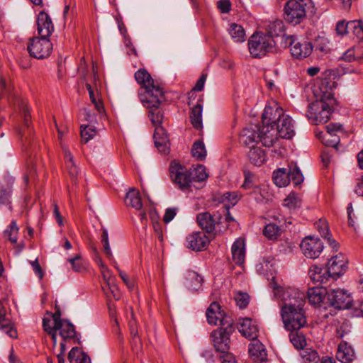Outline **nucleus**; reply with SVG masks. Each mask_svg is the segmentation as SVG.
Masks as SVG:
<instances>
[{
	"label": "nucleus",
	"instance_id": "nucleus-5",
	"mask_svg": "<svg viewBox=\"0 0 363 363\" xmlns=\"http://www.w3.org/2000/svg\"><path fill=\"white\" fill-rule=\"evenodd\" d=\"M316 100L308 106L309 118H313L316 123H326L336 104V99L333 94H325L322 96H315Z\"/></svg>",
	"mask_w": 363,
	"mask_h": 363
},
{
	"label": "nucleus",
	"instance_id": "nucleus-18",
	"mask_svg": "<svg viewBox=\"0 0 363 363\" xmlns=\"http://www.w3.org/2000/svg\"><path fill=\"white\" fill-rule=\"evenodd\" d=\"M38 32L40 38L49 39L54 31V26L49 15L41 11L37 18Z\"/></svg>",
	"mask_w": 363,
	"mask_h": 363
},
{
	"label": "nucleus",
	"instance_id": "nucleus-52",
	"mask_svg": "<svg viewBox=\"0 0 363 363\" xmlns=\"http://www.w3.org/2000/svg\"><path fill=\"white\" fill-rule=\"evenodd\" d=\"M302 201L301 198L295 193H291L284 199V205L289 209H296L300 208Z\"/></svg>",
	"mask_w": 363,
	"mask_h": 363
},
{
	"label": "nucleus",
	"instance_id": "nucleus-47",
	"mask_svg": "<svg viewBox=\"0 0 363 363\" xmlns=\"http://www.w3.org/2000/svg\"><path fill=\"white\" fill-rule=\"evenodd\" d=\"M342 58L347 62L353 60H363V50L359 48H352L348 49L342 55Z\"/></svg>",
	"mask_w": 363,
	"mask_h": 363
},
{
	"label": "nucleus",
	"instance_id": "nucleus-30",
	"mask_svg": "<svg viewBox=\"0 0 363 363\" xmlns=\"http://www.w3.org/2000/svg\"><path fill=\"white\" fill-rule=\"evenodd\" d=\"M62 150L65 159L66 167L68 170L69 175L73 183L76 184L79 169L73 162V156L67 147H62Z\"/></svg>",
	"mask_w": 363,
	"mask_h": 363
},
{
	"label": "nucleus",
	"instance_id": "nucleus-64",
	"mask_svg": "<svg viewBox=\"0 0 363 363\" xmlns=\"http://www.w3.org/2000/svg\"><path fill=\"white\" fill-rule=\"evenodd\" d=\"M340 130H342L341 124L331 123L326 126V132L325 133L336 135V133Z\"/></svg>",
	"mask_w": 363,
	"mask_h": 363
},
{
	"label": "nucleus",
	"instance_id": "nucleus-15",
	"mask_svg": "<svg viewBox=\"0 0 363 363\" xmlns=\"http://www.w3.org/2000/svg\"><path fill=\"white\" fill-rule=\"evenodd\" d=\"M220 214H211L209 212L200 213L196 216V221L200 228L207 233H213L216 225L221 223Z\"/></svg>",
	"mask_w": 363,
	"mask_h": 363
},
{
	"label": "nucleus",
	"instance_id": "nucleus-21",
	"mask_svg": "<svg viewBox=\"0 0 363 363\" xmlns=\"http://www.w3.org/2000/svg\"><path fill=\"white\" fill-rule=\"evenodd\" d=\"M238 330L244 337L248 339L255 340L257 337V325L251 318H242L239 323Z\"/></svg>",
	"mask_w": 363,
	"mask_h": 363
},
{
	"label": "nucleus",
	"instance_id": "nucleus-28",
	"mask_svg": "<svg viewBox=\"0 0 363 363\" xmlns=\"http://www.w3.org/2000/svg\"><path fill=\"white\" fill-rule=\"evenodd\" d=\"M328 291L324 287H313L310 288L307 292L308 301L312 305H319L322 303L325 297L328 296Z\"/></svg>",
	"mask_w": 363,
	"mask_h": 363
},
{
	"label": "nucleus",
	"instance_id": "nucleus-7",
	"mask_svg": "<svg viewBox=\"0 0 363 363\" xmlns=\"http://www.w3.org/2000/svg\"><path fill=\"white\" fill-rule=\"evenodd\" d=\"M223 321L224 323H222V326L214 330L211 334L215 350L220 353L229 351L230 345V336L235 330L233 319H225Z\"/></svg>",
	"mask_w": 363,
	"mask_h": 363
},
{
	"label": "nucleus",
	"instance_id": "nucleus-40",
	"mask_svg": "<svg viewBox=\"0 0 363 363\" xmlns=\"http://www.w3.org/2000/svg\"><path fill=\"white\" fill-rule=\"evenodd\" d=\"M289 339L294 347L297 350H303L306 346V337L300 330L290 331Z\"/></svg>",
	"mask_w": 363,
	"mask_h": 363
},
{
	"label": "nucleus",
	"instance_id": "nucleus-38",
	"mask_svg": "<svg viewBox=\"0 0 363 363\" xmlns=\"http://www.w3.org/2000/svg\"><path fill=\"white\" fill-rule=\"evenodd\" d=\"M315 226L322 237L327 239L328 243L333 247V248H336L337 242L330 236L329 227L327 221L325 220L320 219L315 223Z\"/></svg>",
	"mask_w": 363,
	"mask_h": 363
},
{
	"label": "nucleus",
	"instance_id": "nucleus-13",
	"mask_svg": "<svg viewBox=\"0 0 363 363\" xmlns=\"http://www.w3.org/2000/svg\"><path fill=\"white\" fill-rule=\"evenodd\" d=\"M147 108L149 109V118L155 128L153 138L168 137L167 132L161 125L163 121L164 114L161 108H160V106L152 105L151 107Z\"/></svg>",
	"mask_w": 363,
	"mask_h": 363
},
{
	"label": "nucleus",
	"instance_id": "nucleus-24",
	"mask_svg": "<svg viewBox=\"0 0 363 363\" xmlns=\"http://www.w3.org/2000/svg\"><path fill=\"white\" fill-rule=\"evenodd\" d=\"M336 358L342 363H351L355 358L352 347L346 341H342L338 345Z\"/></svg>",
	"mask_w": 363,
	"mask_h": 363
},
{
	"label": "nucleus",
	"instance_id": "nucleus-60",
	"mask_svg": "<svg viewBox=\"0 0 363 363\" xmlns=\"http://www.w3.org/2000/svg\"><path fill=\"white\" fill-rule=\"evenodd\" d=\"M280 43L283 48H292L296 41V38L294 35H288L284 33L281 37L279 38Z\"/></svg>",
	"mask_w": 363,
	"mask_h": 363
},
{
	"label": "nucleus",
	"instance_id": "nucleus-14",
	"mask_svg": "<svg viewBox=\"0 0 363 363\" xmlns=\"http://www.w3.org/2000/svg\"><path fill=\"white\" fill-rule=\"evenodd\" d=\"M337 76L334 71L328 69L325 71L320 77V84L318 90H315V96H322L325 94H333V89L337 86L335 81Z\"/></svg>",
	"mask_w": 363,
	"mask_h": 363
},
{
	"label": "nucleus",
	"instance_id": "nucleus-19",
	"mask_svg": "<svg viewBox=\"0 0 363 363\" xmlns=\"http://www.w3.org/2000/svg\"><path fill=\"white\" fill-rule=\"evenodd\" d=\"M207 320L209 324L217 325L219 323L222 326L225 319H232L230 316L225 314L223 311L220 310V306L216 303L213 302L206 310Z\"/></svg>",
	"mask_w": 363,
	"mask_h": 363
},
{
	"label": "nucleus",
	"instance_id": "nucleus-26",
	"mask_svg": "<svg viewBox=\"0 0 363 363\" xmlns=\"http://www.w3.org/2000/svg\"><path fill=\"white\" fill-rule=\"evenodd\" d=\"M231 251L233 262L238 265L242 264L245 262V242L242 238H238L233 242Z\"/></svg>",
	"mask_w": 363,
	"mask_h": 363
},
{
	"label": "nucleus",
	"instance_id": "nucleus-17",
	"mask_svg": "<svg viewBox=\"0 0 363 363\" xmlns=\"http://www.w3.org/2000/svg\"><path fill=\"white\" fill-rule=\"evenodd\" d=\"M260 127L253 125L243 129L240 135V143L250 147H255L259 140Z\"/></svg>",
	"mask_w": 363,
	"mask_h": 363
},
{
	"label": "nucleus",
	"instance_id": "nucleus-23",
	"mask_svg": "<svg viewBox=\"0 0 363 363\" xmlns=\"http://www.w3.org/2000/svg\"><path fill=\"white\" fill-rule=\"evenodd\" d=\"M312 51V43L306 40L301 42L296 40V43L291 48V55L297 59H303L308 57Z\"/></svg>",
	"mask_w": 363,
	"mask_h": 363
},
{
	"label": "nucleus",
	"instance_id": "nucleus-8",
	"mask_svg": "<svg viewBox=\"0 0 363 363\" xmlns=\"http://www.w3.org/2000/svg\"><path fill=\"white\" fill-rule=\"evenodd\" d=\"M309 0H288L284 7V19L294 26L299 24L306 16Z\"/></svg>",
	"mask_w": 363,
	"mask_h": 363
},
{
	"label": "nucleus",
	"instance_id": "nucleus-6",
	"mask_svg": "<svg viewBox=\"0 0 363 363\" xmlns=\"http://www.w3.org/2000/svg\"><path fill=\"white\" fill-rule=\"evenodd\" d=\"M277 40L264 33L253 34L249 39L248 48L253 57H262L267 52H274Z\"/></svg>",
	"mask_w": 363,
	"mask_h": 363
},
{
	"label": "nucleus",
	"instance_id": "nucleus-27",
	"mask_svg": "<svg viewBox=\"0 0 363 363\" xmlns=\"http://www.w3.org/2000/svg\"><path fill=\"white\" fill-rule=\"evenodd\" d=\"M309 277L314 283H325L330 277H332L327 268H323L316 265L312 266L308 272Z\"/></svg>",
	"mask_w": 363,
	"mask_h": 363
},
{
	"label": "nucleus",
	"instance_id": "nucleus-10",
	"mask_svg": "<svg viewBox=\"0 0 363 363\" xmlns=\"http://www.w3.org/2000/svg\"><path fill=\"white\" fill-rule=\"evenodd\" d=\"M170 177L173 183L181 190L184 191L190 187L191 184V175L189 170L176 162H172L169 166Z\"/></svg>",
	"mask_w": 363,
	"mask_h": 363
},
{
	"label": "nucleus",
	"instance_id": "nucleus-2",
	"mask_svg": "<svg viewBox=\"0 0 363 363\" xmlns=\"http://www.w3.org/2000/svg\"><path fill=\"white\" fill-rule=\"evenodd\" d=\"M21 110L23 112V124L25 128H27V131H26L25 129L21 128L18 130V134L21 136L23 143V150L28 157V171L23 177L25 182H28L29 178L35 177L36 174V169L33 164V157L36 156L38 144L32 138V133L29 129L31 116L27 105L24 102L21 103Z\"/></svg>",
	"mask_w": 363,
	"mask_h": 363
},
{
	"label": "nucleus",
	"instance_id": "nucleus-39",
	"mask_svg": "<svg viewBox=\"0 0 363 363\" xmlns=\"http://www.w3.org/2000/svg\"><path fill=\"white\" fill-rule=\"evenodd\" d=\"M125 202L127 206H130L136 210H140L142 208V201L140 193L135 189H130L126 194Z\"/></svg>",
	"mask_w": 363,
	"mask_h": 363
},
{
	"label": "nucleus",
	"instance_id": "nucleus-37",
	"mask_svg": "<svg viewBox=\"0 0 363 363\" xmlns=\"http://www.w3.org/2000/svg\"><path fill=\"white\" fill-rule=\"evenodd\" d=\"M284 23L281 21H275L269 24L268 30L264 34L270 36L272 38L275 39L277 42L279 38L284 33Z\"/></svg>",
	"mask_w": 363,
	"mask_h": 363
},
{
	"label": "nucleus",
	"instance_id": "nucleus-54",
	"mask_svg": "<svg viewBox=\"0 0 363 363\" xmlns=\"http://www.w3.org/2000/svg\"><path fill=\"white\" fill-rule=\"evenodd\" d=\"M51 320L49 318H43V327L44 330H45L52 338L54 346L57 344V333L56 329L55 328V325L52 327L50 325Z\"/></svg>",
	"mask_w": 363,
	"mask_h": 363
},
{
	"label": "nucleus",
	"instance_id": "nucleus-31",
	"mask_svg": "<svg viewBox=\"0 0 363 363\" xmlns=\"http://www.w3.org/2000/svg\"><path fill=\"white\" fill-rule=\"evenodd\" d=\"M203 100L199 99L198 104L192 107L190 113V121L193 125V127L197 130H202L203 128V123H202V111L203 106L202 103Z\"/></svg>",
	"mask_w": 363,
	"mask_h": 363
},
{
	"label": "nucleus",
	"instance_id": "nucleus-36",
	"mask_svg": "<svg viewBox=\"0 0 363 363\" xmlns=\"http://www.w3.org/2000/svg\"><path fill=\"white\" fill-rule=\"evenodd\" d=\"M248 158L251 163L256 166H261L266 161L264 151L260 147H250L248 152Z\"/></svg>",
	"mask_w": 363,
	"mask_h": 363
},
{
	"label": "nucleus",
	"instance_id": "nucleus-44",
	"mask_svg": "<svg viewBox=\"0 0 363 363\" xmlns=\"http://www.w3.org/2000/svg\"><path fill=\"white\" fill-rule=\"evenodd\" d=\"M192 156L197 160H204L206 157V150L202 140H196L194 143L191 148Z\"/></svg>",
	"mask_w": 363,
	"mask_h": 363
},
{
	"label": "nucleus",
	"instance_id": "nucleus-58",
	"mask_svg": "<svg viewBox=\"0 0 363 363\" xmlns=\"http://www.w3.org/2000/svg\"><path fill=\"white\" fill-rule=\"evenodd\" d=\"M301 357L308 362H316L318 359L319 356L316 351L312 350L311 349H307L303 350V352L301 353Z\"/></svg>",
	"mask_w": 363,
	"mask_h": 363
},
{
	"label": "nucleus",
	"instance_id": "nucleus-1",
	"mask_svg": "<svg viewBox=\"0 0 363 363\" xmlns=\"http://www.w3.org/2000/svg\"><path fill=\"white\" fill-rule=\"evenodd\" d=\"M274 296L280 298L283 302L281 315L284 328L288 331L303 328L307 323L303 310L305 293L295 288L283 289L281 286L274 288Z\"/></svg>",
	"mask_w": 363,
	"mask_h": 363
},
{
	"label": "nucleus",
	"instance_id": "nucleus-4",
	"mask_svg": "<svg viewBox=\"0 0 363 363\" xmlns=\"http://www.w3.org/2000/svg\"><path fill=\"white\" fill-rule=\"evenodd\" d=\"M262 123L271 125L274 127L279 137L290 139L294 135L292 119L289 115H286L284 110L279 106H268L264 108L262 116Z\"/></svg>",
	"mask_w": 363,
	"mask_h": 363
},
{
	"label": "nucleus",
	"instance_id": "nucleus-35",
	"mask_svg": "<svg viewBox=\"0 0 363 363\" xmlns=\"http://www.w3.org/2000/svg\"><path fill=\"white\" fill-rule=\"evenodd\" d=\"M186 286L191 291H197L203 282V278L194 271H189L186 273Z\"/></svg>",
	"mask_w": 363,
	"mask_h": 363
},
{
	"label": "nucleus",
	"instance_id": "nucleus-61",
	"mask_svg": "<svg viewBox=\"0 0 363 363\" xmlns=\"http://www.w3.org/2000/svg\"><path fill=\"white\" fill-rule=\"evenodd\" d=\"M350 22H345V21H340L336 25V33L339 35H350Z\"/></svg>",
	"mask_w": 363,
	"mask_h": 363
},
{
	"label": "nucleus",
	"instance_id": "nucleus-48",
	"mask_svg": "<svg viewBox=\"0 0 363 363\" xmlns=\"http://www.w3.org/2000/svg\"><path fill=\"white\" fill-rule=\"evenodd\" d=\"M81 138L84 143H88L96 133V128L90 125H81Z\"/></svg>",
	"mask_w": 363,
	"mask_h": 363
},
{
	"label": "nucleus",
	"instance_id": "nucleus-45",
	"mask_svg": "<svg viewBox=\"0 0 363 363\" xmlns=\"http://www.w3.org/2000/svg\"><path fill=\"white\" fill-rule=\"evenodd\" d=\"M281 233L282 230L280 227L274 223L267 224L263 230L264 235L272 240H277L281 235Z\"/></svg>",
	"mask_w": 363,
	"mask_h": 363
},
{
	"label": "nucleus",
	"instance_id": "nucleus-12",
	"mask_svg": "<svg viewBox=\"0 0 363 363\" xmlns=\"http://www.w3.org/2000/svg\"><path fill=\"white\" fill-rule=\"evenodd\" d=\"M300 247L306 257L315 259L319 257L323 251V244L319 238L308 236L302 240Z\"/></svg>",
	"mask_w": 363,
	"mask_h": 363
},
{
	"label": "nucleus",
	"instance_id": "nucleus-56",
	"mask_svg": "<svg viewBox=\"0 0 363 363\" xmlns=\"http://www.w3.org/2000/svg\"><path fill=\"white\" fill-rule=\"evenodd\" d=\"M240 197L241 195L237 191L225 192L222 195L220 201L224 202L228 201L230 205L235 206Z\"/></svg>",
	"mask_w": 363,
	"mask_h": 363
},
{
	"label": "nucleus",
	"instance_id": "nucleus-51",
	"mask_svg": "<svg viewBox=\"0 0 363 363\" xmlns=\"http://www.w3.org/2000/svg\"><path fill=\"white\" fill-rule=\"evenodd\" d=\"M18 227L16 220H12L6 230L4 231V236L11 242L16 243L18 240Z\"/></svg>",
	"mask_w": 363,
	"mask_h": 363
},
{
	"label": "nucleus",
	"instance_id": "nucleus-63",
	"mask_svg": "<svg viewBox=\"0 0 363 363\" xmlns=\"http://www.w3.org/2000/svg\"><path fill=\"white\" fill-rule=\"evenodd\" d=\"M253 194L256 195L255 198L257 202L264 203L269 200L266 196L267 193L265 192L264 190L262 191L259 188L256 187L253 191Z\"/></svg>",
	"mask_w": 363,
	"mask_h": 363
},
{
	"label": "nucleus",
	"instance_id": "nucleus-59",
	"mask_svg": "<svg viewBox=\"0 0 363 363\" xmlns=\"http://www.w3.org/2000/svg\"><path fill=\"white\" fill-rule=\"evenodd\" d=\"M155 147L161 152L166 153L169 149V139L168 137H162L154 138Z\"/></svg>",
	"mask_w": 363,
	"mask_h": 363
},
{
	"label": "nucleus",
	"instance_id": "nucleus-29",
	"mask_svg": "<svg viewBox=\"0 0 363 363\" xmlns=\"http://www.w3.org/2000/svg\"><path fill=\"white\" fill-rule=\"evenodd\" d=\"M0 329L4 330L9 337H17V331L14 329L9 319L6 317V309L0 301Z\"/></svg>",
	"mask_w": 363,
	"mask_h": 363
},
{
	"label": "nucleus",
	"instance_id": "nucleus-50",
	"mask_svg": "<svg viewBox=\"0 0 363 363\" xmlns=\"http://www.w3.org/2000/svg\"><path fill=\"white\" fill-rule=\"evenodd\" d=\"M273 180L274 184L279 187L287 186L289 183L288 172L281 169L274 172L273 174Z\"/></svg>",
	"mask_w": 363,
	"mask_h": 363
},
{
	"label": "nucleus",
	"instance_id": "nucleus-55",
	"mask_svg": "<svg viewBox=\"0 0 363 363\" xmlns=\"http://www.w3.org/2000/svg\"><path fill=\"white\" fill-rule=\"evenodd\" d=\"M235 301L240 308H245L249 304L250 296L247 293L239 291L235 296Z\"/></svg>",
	"mask_w": 363,
	"mask_h": 363
},
{
	"label": "nucleus",
	"instance_id": "nucleus-11",
	"mask_svg": "<svg viewBox=\"0 0 363 363\" xmlns=\"http://www.w3.org/2000/svg\"><path fill=\"white\" fill-rule=\"evenodd\" d=\"M327 300L332 307L338 310L350 308L352 303L350 294L347 291L340 289L330 290L328 293Z\"/></svg>",
	"mask_w": 363,
	"mask_h": 363
},
{
	"label": "nucleus",
	"instance_id": "nucleus-57",
	"mask_svg": "<svg viewBox=\"0 0 363 363\" xmlns=\"http://www.w3.org/2000/svg\"><path fill=\"white\" fill-rule=\"evenodd\" d=\"M102 230L101 242L103 244L104 252L108 259H112L113 255L109 245L108 231L105 228H103Z\"/></svg>",
	"mask_w": 363,
	"mask_h": 363
},
{
	"label": "nucleus",
	"instance_id": "nucleus-22",
	"mask_svg": "<svg viewBox=\"0 0 363 363\" xmlns=\"http://www.w3.org/2000/svg\"><path fill=\"white\" fill-rule=\"evenodd\" d=\"M263 126L260 128L259 130V140L265 147H271L273 145L274 141L277 140L278 133L276 129L272 127L271 125L262 123Z\"/></svg>",
	"mask_w": 363,
	"mask_h": 363
},
{
	"label": "nucleus",
	"instance_id": "nucleus-34",
	"mask_svg": "<svg viewBox=\"0 0 363 363\" xmlns=\"http://www.w3.org/2000/svg\"><path fill=\"white\" fill-rule=\"evenodd\" d=\"M68 359L70 363H91L89 355L77 347L72 348Z\"/></svg>",
	"mask_w": 363,
	"mask_h": 363
},
{
	"label": "nucleus",
	"instance_id": "nucleus-41",
	"mask_svg": "<svg viewBox=\"0 0 363 363\" xmlns=\"http://www.w3.org/2000/svg\"><path fill=\"white\" fill-rule=\"evenodd\" d=\"M189 174L191 175V182H202L207 179L208 174L206 172V168L202 164H197L193 166L189 170Z\"/></svg>",
	"mask_w": 363,
	"mask_h": 363
},
{
	"label": "nucleus",
	"instance_id": "nucleus-32",
	"mask_svg": "<svg viewBox=\"0 0 363 363\" xmlns=\"http://www.w3.org/2000/svg\"><path fill=\"white\" fill-rule=\"evenodd\" d=\"M249 354L256 362H264L267 358V352L264 345L259 342H255L249 345Z\"/></svg>",
	"mask_w": 363,
	"mask_h": 363
},
{
	"label": "nucleus",
	"instance_id": "nucleus-3",
	"mask_svg": "<svg viewBox=\"0 0 363 363\" xmlns=\"http://www.w3.org/2000/svg\"><path fill=\"white\" fill-rule=\"evenodd\" d=\"M135 79L141 85L143 92L140 93V101L147 108L152 105L160 106L164 101L162 88L155 84L151 75L145 69H140L135 73Z\"/></svg>",
	"mask_w": 363,
	"mask_h": 363
},
{
	"label": "nucleus",
	"instance_id": "nucleus-62",
	"mask_svg": "<svg viewBox=\"0 0 363 363\" xmlns=\"http://www.w3.org/2000/svg\"><path fill=\"white\" fill-rule=\"evenodd\" d=\"M68 261L72 264V269L74 272H80L84 270V267L82 265L79 255H77L74 257L69 259Z\"/></svg>",
	"mask_w": 363,
	"mask_h": 363
},
{
	"label": "nucleus",
	"instance_id": "nucleus-33",
	"mask_svg": "<svg viewBox=\"0 0 363 363\" xmlns=\"http://www.w3.org/2000/svg\"><path fill=\"white\" fill-rule=\"evenodd\" d=\"M55 328L56 331L60 330V335L64 341L73 339L76 336L75 328L69 320H65L63 323H61L57 327H55Z\"/></svg>",
	"mask_w": 363,
	"mask_h": 363
},
{
	"label": "nucleus",
	"instance_id": "nucleus-16",
	"mask_svg": "<svg viewBox=\"0 0 363 363\" xmlns=\"http://www.w3.org/2000/svg\"><path fill=\"white\" fill-rule=\"evenodd\" d=\"M347 258L342 253L333 256L328 261L327 269L332 275L333 279H337L346 272L347 269Z\"/></svg>",
	"mask_w": 363,
	"mask_h": 363
},
{
	"label": "nucleus",
	"instance_id": "nucleus-46",
	"mask_svg": "<svg viewBox=\"0 0 363 363\" xmlns=\"http://www.w3.org/2000/svg\"><path fill=\"white\" fill-rule=\"evenodd\" d=\"M318 137L321 140L322 143L325 146L335 149L337 148V145L340 143V137L338 135L320 133Z\"/></svg>",
	"mask_w": 363,
	"mask_h": 363
},
{
	"label": "nucleus",
	"instance_id": "nucleus-53",
	"mask_svg": "<svg viewBox=\"0 0 363 363\" xmlns=\"http://www.w3.org/2000/svg\"><path fill=\"white\" fill-rule=\"evenodd\" d=\"M103 290L108 298L112 296L116 300H118L121 298L118 288L113 283L107 282L106 286L103 287Z\"/></svg>",
	"mask_w": 363,
	"mask_h": 363
},
{
	"label": "nucleus",
	"instance_id": "nucleus-49",
	"mask_svg": "<svg viewBox=\"0 0 363 363\" xmlns=\"http://www.w3.org/2000/svg\"><path fill=\"white\" fill-rule=\"evenodd\" d=\"M288 177L289 181L291 180L296 186L301 184L303 181V176L296 164L290 166Z\"/></svg>",
	"mask_w": 363,
	"mask_h": 363
},
{
	"label": "nucleus",
	"instance_id": "nucleus-20",
	"mask_svg": "<svg viewBox=\"0 0 363 363\" xmlns=\"http://www.w3.org/2000/svg\"><path fill=\"white\" fill-rule=\"evenodd\" d=\"M187 247L194 251H201L209 243L208 238L203 232H194L186 238Z\"/></svg>",
	"mask_w": 363,
	"mask_h": 363
},
{
	"label": "nucleus",
	"instance_id": "nucleus-43",
	"mask_svg": "<svg viewBox=\"0 0 363 363\" xmlns=\"http://www.w3.org/2000/svg\"><path fill=\"white\" fill-rule=\"evenodd\" d=\"M231 38L237 43L243 42L245 40V31L244 28L236 23H231L228 29Z\"/></svg>",
	"mask_w": 363,
	"mask_h": 363
},
{
	"label": "nucleus",
	"instance_id": "nucleus-42",
	"mask_svg": "<svg viewBox=\"0 0 363 363\" xmlns=\"http://www.w3.org/2000/svg\"><path fill=\"white\" fill-rule=\"evenodd\" d=\"M350 35L352 38H356L357 41L363 40V21H350Z\"/></svg>",
	"mask_w": 363,
	"mask_h": 363
},
{
	"label": "nucleus",
	"instance_id": "nucleus-9",
	"mask_svg": "<svg viewBox=\"0 0 363 363\" xmlns=\"http://www.w3.org/2000/svg\"><path fill=\"white\" fill-rule=\"evenodd\" d=\"M27 49L30 56L37 59H44L51 54L52 44L49 39L33 37L30 39Z\"/></svg>",
	"mask_w": 363,
	"mask_h": 363
},
{
	"label": "nucleus",
	"instance_id": "nucleus-25",
	"mask_svg": "<svg viewBox=\"0 0 363 363\" xmlns=\"http://www.w3.org/2000/svg\"><path fill=\"white\" fill-rule=\"evenodd\" d=\"M13 179L12 177L6 178L4 182H0V204L9 206L11 210V195Z\"/></svg>",
	"mask_w": 363,
	"mask_h": 363
}]
</instances>
